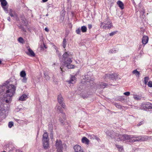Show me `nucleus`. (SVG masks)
<instances>
[{"mask_svg": "<svg viewBox=\"0 0 152 152\" xmlns=\"http://www.w3.org/2000/svg\"><path fill=\"white\" fill-rule=\"evenodd\" d=\"M10 80L9 79L4 83L2 85H0V93H4L5 102L9 103L11 102L12 97L15 93L16 87L12 84H9Z\"/></svg>", "mask_w": 152, "mask_h": 152, "instance_id": "1", "label": "nucleus"}, {"mask_svg": "<svg viewBox=\"0 0 152 152\" xmlns=\"http://www.w3.org/2000/svg\"><path fill=\"white\" fill-rule=\"evenodd\" d=\"M69 52H65L63 55V59L64 61V64H62L60 67V69L62 72H64L65 70L64 68H67L68 69H73L75 66L71 64L72 61L71 59L69 58Z\"/></svg>", "mask_w": 152, "mask_h": 152, "instance_id": "2", "label": "nucleus"}, {"mask_svg": "<svg viewBox=\"0 0 152 152\" xmlns=\"http://www.w3.org/2000/svg\"><path fill=\"white\" fill-rule=\"evenodd\" d=\"M49 140L48 133L47 132H44L42 137V144L45 149L46 150L50 148Z\"/></svg>", "mask_w": 152, "mask_h": 152, "instance_id": "3", "label": "nucleus"}, {"mask_svg": "<svg viewBox=\"0 0 152 152\" xmlns=\"http://www.w3.org/2000/svg\"><path fill=\"white\" fill-rule=\"evenodd\" d=\"M57 149V152H63L64 149L66 148V145L65 143H62L60 140H57L55 144Z\"/></svg>", "mask_w": 152, "mask_h": 152, "instance_id": "4", "label": "nucleus"}, {"mask_svg": "<svg viewBox=\"0 0 152 152\" xmlns=\"http://www.w3.org/2000/svg\"><path fill=\"white\" fill-rule=\"evenodd\" d=\"M113 26L111 21L108 18H106L105 20L101 23L100 27L105 29H110Z\"/></svg>", "mask_w": 152, "mask_h": 152, "instance_id": "5", "label": "nucleus"}, {"mask_svg": "<svg viewBox=\"0 0 152 152\" xmlns=\"http://www.w3.org/2000/svg\"><path fill=\"white\" fill-rule=\"evenodd\" d=\"M106 135L110 136L111 138L114 139L115 141H117L118 140L120 134L116 133L113 130H108L105 132Z\"/></svg>", "mask_w": 152, "mask_h": 152, "instance_id": "6", "label": "nucleus"}, {"mask_svg": "<svg viewBox=\"0 0 152 152\" xmlns=\"http://www.w3.org/2000/svg\"><path fill=\"white\" fill-rule=\"evenodd\" d=\"M133 135H128L127 134L121 135L120 134L118 140L117 139L118 141H124L126 140H130L133 138Z\"/></svg>", "mask_w": 152, "mask_h": 152, "instance_id": "7", "label": "nucleus"}, {"mask_svg": "<svg viewBox=\"0 0 152 152\" xmlns=\"http://www.w3.org/2000/svg\"><path fill=\"white\" fill-rule=\"evenodd\" d=\"M1 4V7L6 13H8V12L9 5L6 0H0Z\"/></svg>", "mask_w": 152, "mask_h": 152, "instance_id": "8", "label": "nucleus"}, {"mask_svg": "<svg viewBox=\"0 0 152 152\" xmlns=\"http://www.w3.org/2000/svg\"><path fill=\"white\" fill-rule=\"evenodd\" d=\"M57 99L58 103L60 104H61V107L63 108H65L66 107V105L63 102V98L61 94L58 95Z\"/></svg>", "mask_w": 152, "mask_h": 152, "instance_id": "9", "label": "nucleus"}, {"mask_svg": "<svg viewBox=\"0 0 152 152\" xmlns=\"http://www.w3.org/2000/svg\"><path fill=\"white\" fill-rule=\"evenodd\" d=\"M105 77L106 78H107L112 80H114L116 79L117 75L115 73L112 74L108 73L105 74Z\"/></svg>", "mask_w": 152, "mask_h": 152, "instance_id": "10", "label": "nucleus"}, {"mask_svg": "<svg viewBox=\"0 0 152 152\" xmlns=\"http://www.w3.org/2000/svg\"><path fill=\"white\" fill-rule=\"evenodd\" d=\"M27 48L28 49V52L26 53V54L28 56L34 57L35 55L34 52L31 49V48L28 46Z\"/></svg>", "mask_w": 152, "mask_h": 152, "instance_id": "11", "label": "nucleus"}, {"mask_svg": "<svg viewBox=\"0 0 152 152\" xmlns=\"http://www.w3.org/2000/svg\"><path fill=\"white\" fill-rule=\"evenodd\" d=\"M75 152H84L81 147L78 145H76L74 147Z\"/></svg>", "mask_w": 152, "mask_h": 152, "instance_id": "12", "label": "nucleus"}, {"mask_svg": "<svg viewBox=\"0 0 152 152\" xmlns=\"http://www.w3.org/2000/svg\"><path fill=\"white\" fill-rule=\"evenodd\" d=\"M56 108L58 110H59V111L62 114V116L63 117V119L65 120V113H64L63 112V109L62 108L59 106H58V105H57L56 106Z\"/></svg>", "mask_w": 152, "mask_h": 152, "instance_id": "13", "label": "nucleus"}, {"mask_svg": "<svg viewBox=\"0 0 152 152\" xmlns=\"http://www.w3.org/2000/svg\"><path fill=\"white\" fill-rule=\"evenodd\" d=\"M80 94L83 99L87 98L90 95V93L88 92H85V91H82V92Z\"/></svg>", "mask_w": 152, "mask_h": 152, "instance_id": "14", "label": "nucleus"}, {"mask_svg": "<svg viewBox=\"0 0 152 152\" xmlns=\"http://www.w3.org/2000/svg\"><path fill=\"white\" fill-rule=\"evenodd\" d=\"M76 79V78L75 76H72L70 80H67L66 82L69 84H74L75 83Z\"/></svg>", "mask_w": 152, "mask_h": 152, "instance_id": "15", "label": "nucleus"}, {"mask_svg": "<svg viewBox=\"0 0 152 152\" xmlns=\"http://www.w3.org/2000/svg\"><path fill=\"white\" fill-rule=\"evenodd\" d=\"M108 84L104 83H101L100 84L96 86V88H104L107 86Z\"/></svg>", "mask_w": 152, "mask_h": 152, "instance_id": "16", "label": "nucleus"}, {"mask_svg": "<svg viewBox=\"0 0 152 152\" xmlns=\"http://www.w3.org/2000/svg\"><path fill=\"white\" fill-rule=\"evenodd\" d=\"M9 15L11 17H17L18 16V14L16 13L12 9L10 10Z\"/></svg>", "mask_w": 152, "mask_h": 152, "instance_id": "17", "label": "nucleus"}, {"mask_svg": "<svg viewBox=\"0 0 152 152\" xmlns=\"http://www.w3.org/2000/svg\"><path fill=\"white\" fill-rule=\"evenodd\" d=\"M139 140H137L138 141H147L148 140V137L145 135H141Z\"/></svg>", "mask_w": 152, "mask_h": 152, "instance_id": "18", "label": "nucleus"}, {"mask_svg": "<svg viewBox=\"0 0 152 152\" xmlns=\"http://www.w3.org/2000/svg\"><path fill=\"white\" fill-rule=\"evenodd\" d=\"M148 37L147 36L145 35L143 36L142 39V44L144 45L146 44L148 42Z\"/></svg>", "mask_w": 152, "mask_h": 152, "instance_id": "19", "label": "nucleus"}, {"mask_svg": "<svg viewBox=\"0 0 152 152\" xmlns=\"http://www.w3.org/2000/svg\"><path fill=\"white\" fill-rule=\"evenodd\" d=\"M85 80L87 82H89L91 83H93V82L91 80V78L89 75H86L85 76Z\"/></svg>", "mask_w": 152, "mask_h": 152, "instance_id": "20", "label": "nucleus"}, {"mask_svg": "<svg viewBox=\"0 0 152 152\" xmlns=\"http://www.w3.org/2000/svg\"><path fill=\"white\" fill-rule=\"evenodd\" d=\"M82 143H85L86 144H88L89 143V140L86 137H83L81 140Z\"/></svg>", "mask_w": 152, "mask_h": 152, "instance_id": "21", "label": "nucleus"}, {"mask_svg": "<svg viewBox=\"0 0 152 152\" xmlns=\"http://www.w3.org/2000/svg\"><path fill=\"white\" fill-rule=\"evenodd\" d=\"M48 129L51 132V134H52L53 131V125L52 122H50L48 124Z\"/></svg>", "mask_w": 152, "mask_h": 152, "instance_id": "22", "label": "nucleus"}, {"mask_svg": "<svg viewBox=\"0 0 152 152\" xmlns=\"http://www.w3.org/2000/svg\"><path fill=\"white\" fill-rule=\"evenodd\" d=\"M27 97V96L26 94H23L20 96L19 99V100L22 101L26 100Z\"/></svg>", "mask_w": 152, "mask_h": 152, "instance_id": "23", "label": "nucleus"}, {"mask_svg": "<svg viewBox=\"0 0 152 152\" xmlns=\"http://www.w3.org/2000/svg\"><path fill=\"white\" fill-rule=\"evenodd\" d=\"M6 110L4 108L0 107V115H5Z\"/></svg>", "mask_w": 152, "mask_h": 152, "instance_id": "24", "label": "nucleus"}, {"mask_svg": "<svg viewBox=\"0 0 152 152\" xmlns=\"http://www.w3.org/2000/svg\"><path fill=\"white\" fill-rule=\"evenodd\" d=\"M117 4L119 7L122 9L124 8V5L123 2L120 1H118L117 2Z\"/></svg>", "mask_w": 152, "mask_h": 152, "instance_id": "25", "label": "nucleus"}, {"mask_svg": "<svg viewBox=\"0 0 152 152\" xmlns=\"http://www.w3.org/2000/svg\"><path fill=\"white\" fill-rule=\"evenodd\" d=\"M134 99L136 100H140L142 98V97L137 95H133Z\"/></svg>", "mask_w": 152, "mask_h": 152, "instance_id": "26", "label": "nucleus"}, {"mask_svg": "<svg viewBox=\"0 0 152 152\" xmlns=\"http://www.w3.org/2000/svg\"><path fill=\"white\" fill-rule=\"evenodd\" d=\"M90 137L91 139H95L98 141L100 140L99 138L97 136L95 135L94 134L91 135Z\"/></svg>", "mask_w": 152, "mask_h": 152, "instance_id": "27", "label": "nucleus"}, {"mask_svg": "<svg viewBox=\"0 0 152 152\" xmlns=\"http://www.w3.org/2000/svg\"><path fill=\"white\" fill-rule=\"evenodd\" d=\"M132 73L135 74L137 77H139L140 75V73L138 71L137 69H135L132 71Z\"/></svg>", "mask_w": 152, "mask_h": 152, "instance_id": "28", "label": "nucleus"}, {"mask_svg": "<svg viewBox=\"0 0 152 152\" xmlns=\"http://www.w3.org/2000/svg\"><path fill=\"white\" fill-rule=\"evenodd\" d=\"M145 106L149 109H151L152 108V104L150 103L147 102L145 104Z\"/></svg>", "mask_w": 152, "mask_h": 152, "instance_id": "29", "label": "nucleus"}, {"mask_svg": "<svg viewBox=\"0 0 152 152\" xmlns=\"http://www.w3.org/2000/svg\"><path fill=\"white\" fill-rule=\"evenodd\" d=\"M80 29L82 32L85 33L87 31V28L86 26H84L81 27Z\"/></svg>", "mask_w": 152, "mask_h": 152, "instance_id": "30", "label": "nucleus"}, {"mask_svg": "<svg viewBox=\"0 0 152 152\" xmlns=\"http://www.w3.org/2000/svg\"><path fill=\"white\" fill-rule=\"evenodd\" d=\"M115 146L118 148V149L119 151H121L123 150V146L121 145L116 144Z\"/></svg>", "mask_w": 152, "mask_h": 152, "instance_id": "31", "label": "nucleus"}, {"mask_svg": "<svg viewBox=\"0 0 152 152\" xmlns=\"http://www.w3.org/2000/svg\"><path fill=\"white\" fill-rule=\"evenodd\" d=\"M20 77H26V73L25 71L23 70L21 71L20 72Z\"/></svg>", "mask_w": 152, "mask_h": 152, "instance_id": "32", "label": "nucleus"}, {"mask_svg": "<svg viewBox=\"0 0 152 152\" xmlns=\"http://www.w3.org/2000/svg\"><path fill=\"white\" fill-rule=\"evenodd\" d=\"M66 38H64L63 39V41L62 42V46L64 48H65L66 47Z\"/></svg>", "mask_w": 152, "mask_h": 152, "instance_id": "33", "label": "nucleus"}, {"mask_svg": "<svg viewBox=\"0 0 152 152\" xmlns=\"http://www.w3.org/2000/svg\"><path fill=\"white\" fill-rule=\"evenodd\" d=\"M44 77L47 80H48L50 79V77L49 76L48 74L45 72H44Z\"/></svg>", "mask_w": 152, "mask_h": 152, "instance_id": "34", "label": "nucleus"}, {"mask_svg": "<svg viewBox=\"0 0 152 152\" xmlns=\"http://www.w3.org/2000/svg\"><path fill=\"white\" fill-rule=\"evenodd\" d=\"M62 117L63 118V119L61 117L59 119V121L61 123V124H62L64 125V122L66 120V117H65V120L63 119V117L62 116Z\"/></svg>", "mask_w": 152, "mask_h": 152, "instance_id": "35", "label": "nucleus"}, {"mask_svg": "<svg viewBox=\"0 0 152 152\" xmlns=\"http://www.w3.org/2000/svg\"><path fill=\"white\" fill-rule=\"evenodd\" d=\"M149 77H146L144 78V83L146 85L149 80Z\"/></svg>", "mask_w": 152, "mask_h": 152, "instance_id": "36", "label": "nucleus"}, {"mask_svg": "<svg viewBox=\"0 0 152 152\" xmlns=\"http://www.w3.org/2000/svg\"><path fill=\"white\" fill-rule=\"evenodd\" d=\"M115 106L117 108L120 109H121L122 108V106L120 104L117 103H116L115 104Z\"/></svg>", "mask_w": 152, "mask_h": 152, "instance_id": "37", "label": "nucleus"}, {"mask_svg": "<svg viewBox=\"0 0 152 152\" xmlns=\"http://www.w3.org/2000/svg\"><path fill=\"white\" fill-rule=\"evenodd\" d=\"M18 40L20 43H23L24 42L23 39L21 37H19L18 39Z\"/></svg>", "mask_w": 152, "mask_h": 152, "instance_id": "38", "label": "nucleus"}, {"mask_svg": "<svg viewBox=\"0 0 152 152\" xmlns=\"http://www.w3.org/2000/svg\"><path fill=\"white\" fill-rule=\"evenodd\" d=\"M23 78L22 80V82L23 83H26L27 82V78L26 77H22Z\"/></svg>", "mask_w": 152, "mask_h": 152, "instance_id": "39", "label": "nucleus"}, {"mask_svg": "<svg viewBox=\"0 0 152 152\" xmlns=\"http://www.w3.org/2000/svg\"><path fill=\"white\" fill-rule=\"evenodd\" d=\"M13 122L12 121H10L8 124V127L10 128H11L13 125Z\"/></svg>", "mask_w": 152, "mask_h": 152, "instance_id": "40", "label": "nucleus"}, {"mask_svg": "<svg viewBox=\"0 0 152 152\" xmlns=\"http://www.w3.org/2000/svg\"><path fill=\"white\" fill-rule=\"evenodd\" d=\"M76 32L77 34H80L81 32V29L80 28H78L76 30Z\"/></svg>", "mask_w": 152, "mask_h": 152, "instance_id": "41", "label": "nucleus"}, {"mask_svg": "<svg viewBox=\"0 0 152 152\" xmlns=\"http://www.w3.org/2000/svg\"><path fill=\"white\" fill-rule=\"evenodd\" d=\"M132 107L133 108H134V109H138V110H140L141 109V107H139V106H134V105H133L132 106Z\"/></svg>", "mask_w": 152, "mask_h": 152, "instance_id": "42", "label": "nucleus"}, {"mask_svg": "<svg viewBox=\"0 0 152 152\" xmlns=\"http://www.w3.org/2000/svg\"><path fill=\"white\" fill-rule=\"evenodd\" d=\"M116 53V50L114 49H113L109 51L110 53Z\"/></svg>", "mask_w": 152, "mask_h": 152, "instance_id": "43", "label": "nucleus"}, {"mask_svg": "<svg viewBox=\"0 0 152 152\" xmlns=\"http://www.w3.org/2000/svg\"><path fill=\"white\" fill-rule=\"evenodd\" d=\"M117 31H113L111 33H110L109 35L110 36H111L114 35L116 33Z\"/></svg>", "mask_w": 152, "mask_h": 152, "instance_id": "44", "label": "nucleus"}, {"mask_svg": "<svg viewBox=\"0 0 152 152\" xmlns=\"http://www.w3.org/2000/svg\"><path fill=\"white\" fill-rule=\"evenodd\" d=\"M133 138H136L135 139V141H137V140H139L140 137V136H137L136 135H133Z\"/></svg>", "mask_w": 152, "mask_h": 152, "instance_id": "45", "label": "nucleus"}, {"mask_svg": "<svg viewBox=\"0 0 152 152\" xmlns=\"http://www.w3.org/2000/svg\"><path fill=\"white\" fill-rule=\"evenodd\" d=\"M147 85L149 87H152V81H149L148 82Z\"/></svg>", "mask_w": 152, "mask_h": 152, "instance_id": "46", "label": "nucleus"}, {"mask_svg": "<svg viewBox=\"0 0 152 152\" xmlns=\"http://www.w3.org/2000/svg\"><path fill=\"white\" fill-rule=\"evenodd\" d=\"M19 27V28L21 29L22 30L23 32H26V30L23 26H20Z\"/></svg>", "mask_w": 152, "mask_h": 152, "instance_id": "47", "label": "nucleus"}, {"mask_svg": "<svg viewBox=\"0 0 152 152\" xmlns=\"http://www.w3.org/2000/svg\"><path fill=\"white\" fill-rule=\"evenodd\" d=\"M130 93L129 91H127L125 92L124 93V95L127 96H129L130 95Z\"/></svg>", "mask_w": 152, "mask_h": 152, "instance_id": "48", "label": "nucleus"}, {"mask_svg": "<svg viewBox=\"0 0 152 152\" xmlns=\"http://www.w3.org/2000/svg\"><path fill=\"white\" fill-rule=\"evenodd\" d=\"M118 98L119 99V100L121 101H122L124 100V99L123 98V97L122 96H120L118 97Z\"/></svg>", "mask_w": 152, "mask_h": 152, "instance_id": "49", "label": "nucleus"}, {"mask_svg": "<svg viewBox=\"0 0 152 152\" xmlns=\"http://www.w3.org/2000/svg\"><path fill=\"white\" fill-rule=\"evenodd\" d=\"M53 47H54V48L56 50V51L57 52L58 50V48L56 45H55L54 44H53Z\"/></svg>", "mask_w": 152, "mask_h": 152, "instance_id": "50", "label": "nucleus"}, {"mask_svg": "<svg viewBox=\"0 0 152 152\" xmlns=\"http://www.w3.org/2000/svg\"><path fill=\"white\" fill-rule=\"evenodd\" d=\"M56 53L58 55V56L59 58L61 57V54L60 52H59L58 50L57 52H56Z\"/></svg>", "mask_w": 152, "mask_h": 152, "instance_id": "51", "label": "nucleus"}, {"mask_svg": "<svg viewBox=\"0 0 152 152\" xmlns=\"http://www.w3.org/2000/svg\"><path fill=\"white\" fill-rule=\"evenodd\" d=\"M143 123V121L140 122L137 124V126H140L141 125H142Z\"/></svg>", "mask_w": 152, "mask_h": 152, "instance_id": "52", "label": "nucleus"}, {"mask_svg": "<svg viewBox=\"0 0 152 152\" xmlns=\"http://www.w3.org/2000/svg\"><path fill=\"white\" fill-rule=\"evenodd\" d=\"M144 45H139V49L140 50L143 47Z\"/></svg>", "mask_w": 152, "mask_h": 152, "instance_id": "53", "label": "nucleus"}, {"mask_svg": "<svg viewBox=\"0 0 152 152\" xmlns=\"http://www.w3.org/2000/svg\"><path fill=\"white\" fill-rule=\"evenodd\" d=\"M88 28L89 29H91L92 27V25L91 24H88Z\"/></svg>", "mask_w": 152, "mask_h": 152, "instance_id": "54", "label": "nucleus"}, {"mask_svg": "<svg viewBox=\"0 0 152 152\" xmlns=\"http://www.w3.org/2000/svg\"><path fill=\"white\" fill-rule=\"evenodd\" d=\"M45 30L47 32H48L49 31V30L48 28H45Z\"/></svg>", "mask_w": 152, "mask_h": 152, "instance_id": "55", "label": "nucleus"}, {"mask_svg": "<svg viewBox=\"0 0 152 152\" xmlns=\"http://www.w3.org/2000/svg\"><path fill=\"white\" fill-rule=\"evenodd\" d=\"M7 20L9 21H11V19H10V17H8L7 18Z\"/></svg>", "mask_w": 152, "mask_h": 152, "instance_id": "56", "label": "nucleus"}, {"mask_svg": "<svg viewBox=\"0 0 152 152\" xmlns=\"http://www.w3.org/2000/svg\"><path fill=\"white\" fill-rule=\"evenodd\" d=\"M132 142H136V141H135V139L134 140V139H133V140H132Z\"/></svg>", "mask_w": 152, "mask_h": 152, "instance_id": "57", "label": "nucleus"}, {"mask_svg": "<svg viewBox=\"0 0 152 152\" xmlns=\"http://www.w3.org/2000/svg\"><path fill=\"white\" fill-rule=\"evenodd\" d=\"M48 1V0H42V1L43 2H45L47 1Z\"/></svg>", "mask_w": 152, "mask_h": 152, "instance_id": "58", "label": "nucleus"}, {"mask_svg": "<svg viewBox=\"0 0 152 152\" xmlns=\"http://www.w3.org/2000/svg\"><path fill=\"white\" fill-rule=\"evenodd\" d=\"M43 47L45 48H47V47H46V45L45 44H43Z\"/></svg>", "mask_w": 152, "mask_h": 152, "instance_id": "59", "label": "nucleus"}, {"mask_svg": "<svg viewBox=\"0 0 152 152\" xmlns=\"http://www.w3.org/2000/svg\"><path fill=\"white\" fill-rule=\"evenodd\" d=\"M16 152H22L19 150H17L16 151Z\"/></svg>", "mask_w": 152, "mask_h": 152, "instance_id": "60", "label": "nucleus"}, {"mask_svg": "<svg viewBox=\"0 0 152 152\" xmlns=\"http://www.w3.org/2000/svg\"><path fill=\"white\" fill-rule=\"evenodd\" d=\"M145 10H143L142 11L143 14H144L145 13Z\"/></svg>", "mask_w": 152, "mask_h": 152, "instance_id": "61", "label": "nucleus"}, {"mask_svg": "<svg viewBox=\"0 0 152 152\" xmlns=\"http://www.w3.org/2000/svg\"><path fill=\"white\" fill-rule=\"evenodd\" d=\"M50 134L52 135V137H51V136L50 137V138L52 139L53 138V134Z\"/></svg>", "mask_w": 152, "mask_h": 152, "instance_id": "62", "label": "nucleus"}, {"mask_svg": "<svg viewBox=\"0 0 152 152\" xmlns=\"http://www.w3.org/2000/svg\"><path fill=\"white\" fill-rule=\"evenodd\" d=\"M61 18L64 19V16H63L62 17H61Z\"/></svg>", "mask_w": 152, "mask_h": 152, "instance_id": "63", "label": "nucleus"}, {"mask_svg": "<svg viewBox=\"0 0 152 152\" xmlns=\"http://www.w3.org/2000/svg\"><path fill=\"white\" fill-rule=\"evenodd\" d=\"M52 5L51 4H49V7H51V6H52Z\"/></svg>", "mask_w": 152, "mask_h": 152, "instance_id": "64", "label": "nucleus"}]
</instances>
